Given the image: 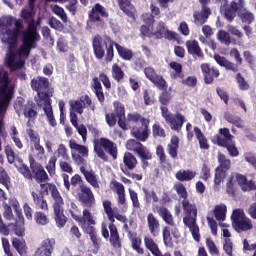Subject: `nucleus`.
I'll return each instance as SVG.
<instances>
[{
	"instance_id": "1",
	"label": "nucleus",
	"mask_w": 256,
	"mask_h": 256,
	"mask_svg": "<svg viewBox=\"0 0 256 256\" xmlns=\"http://www.w3.org/2000/svg\"><path fill=\"white\" fill-rule=\"evenodd\" d=\"M114 115L118 119V126L123 131H129L131 137L139 141H148L151 135V119L146 118L139 112L128 113L125 117V106L119 101L113 103Z\"/></svg>"
},
{
	"instance_id": "2",
	"label": "nucleus",
	"mask_w": 256,
	"mask_h": 256,
	"mask_svg": "<svg viewBox=\"0 0 256 256\" xmlns=\"http://www.w3.org/2000/svg\"><path fill=\"white\" fill-rule=\"evenodd\" d=\"M23 36V22L14 20V27L0 35L1 43L8 45L6 49V67L15 73L25 67V60L19 58V37Z\"/></svg>"
},
{
	"instance_id": "3",
	"label": "nucleus",
	"mask_w": 256,
	"mask_h": 256,
	"mask_svg": "<svg viewBox=\"0 0 256 256\" xmlns=\"http://www.w3.org/2000/svg\"><path fill=\"white\" fill-rule=\"evenodd\" d=\"M114 47L120 59H123V61H131L133 59V50L125 48L107 35L101 36L97 34L92 39V49L96 59L101 60L104 58L106 63L113 61L115 57Z\"/></svg>"
},
{
	"instance_id": "4",
	"label": "nucleus",
	"mask_w": 256,
	"mask_h": 256,
	"mask_svg": "<svg viewBox=\"0 0 256 256\" xmlns=\"http://www.w3.org/2000/svg\"><path fill=\"white\" fill-rule=\"evenodd\" d=\"M49 85V78L43 76L33 78L30 82L31 89L37 92V96L34 98L36 105L43 107L50 127H57V120H55L53 106H51V97H53V94L49 93Z\"/></svg>"
},
{
	"instance_id": "5",
	"label": "nucleus",
	"mask_w": 256,
	"mask_h": 256,
	"mask_svg": "<svg viewBox=\"0 0 256 256\" xmlns=\"http://www.w3.org/2000/svg\"><path fill=\"white\" fill-rule=\"evenodd\" d=\"M26 23L28 26L26 30L22 32V43L18 47L19 59L24 61L25 59H29L32 49H37V42L41 41V35L37 32L35 20Z\"/></svg>"
},
{
	"instance_id": "6",
	"label": "nucleus",
	"mask_w": 256,
	"mask_h": 256,
	"mask_svg": "<svg viewBox=\"0 0 256 256\" xmlns=\"http://www.w3.org/2000/svg\"><path fill=\"white\" fill-rule=\"evenodd\" d=\"M29 166L26 164H22L18 171L23 175L24 179L28 181H36V183H49L51 179L49 178V174L45 171V168L41 163L37 162L33 155H29L28 157Z\"/></svg>"
},
{
	"instance_id": "7",
	"label": "nucleus",
	"mask_w": 256,
	"mask_h": 256,
	"mask_svg": "<svg viewBox=\"0 0 256 256\" xmlns=\"http://www.w3.org/2000/svg\"><path fill=\"white\" fill-rule=\"evenodd\" d=\"M182 209L184 211L183 223L187 227L196 243L201 241V233H199V225L197 224V205L189 202V200H182Z\"/></svg>"
},
{
	"instance_id": "8",
	"label": "nucleus",
	"mask_w": 256,
	"mask_h": 256,
	"mask_svg": "<svg viewBox=\"0 0 256 256\" xmlns=\"http://www.w3.org/2000/svg\"><path fill=\"white\" fill-rule=\"evenodd\" d=\"M15 95V86L9 80V72L0 70V111L9 107Z\"/></svg>"
},
{
	"instance_id": "9",
	"label": "nucleus",
	"mask_w": 256,
	"mask_h": 256,
	"mask_svg": "<svg viewBox=\"0 0 256 256\" xmlns=\"http://www.w3.org/2000/svg\"><path fill=\"white\" fill-rule=\"evenodd\" d=\"M143 143H145V141L137 138L129 139L126 142L125 147L127 151H132V153H135V155L139 157L142 163V169H147V167H149V161L153 159V153H151V150L143 145Z\"/></svg>"
},
{
	"instance_id": "10",
	"label": "nucleus",
	"mask_w": 256,
	"mask_h": 256,
	"mask_svg": "<svg viewBox=\"0 0 256 256\" xmlns=\"http://www.w3.org/2000/svg\"><path fill=\"white\" fill-rule=\"evenodd\" d=\"M94 151L97 157H99V159H102V161H109V156H107V154L115 160L117 159L119 153L117 144L110 139L104 137L100 138L98 142L94 143Z\"/></svg>"
},
{
	"instance_id": "11",
	"label": "nucleus",
	"mask_w": 256,
	"mask_h": 256,
	"mask_svg": "<svg viewBox=\"0 0 256 256\" xmlns=\"http://www.w3.org/2000/svg\"><path fill=\"white\" fill-rule=\"evenodd\" d=\"M220 11L225 19L231 23L237 17V13L245 11V0H232L230 3L227 0H222Z\"/></svg>"
},
{
	"instance_id": "12",
	"label": "nucleus",
	"mask_w": 256,
	"mask_h": 256,
	"mask_svg": "<svg viewBox=\"0 0 256 256\" xmlns=\"http://www.w3.org/2000/svg\"><path fill=\"white\" fill-rule=\"evenodd\" d=\"M232 227L237 233L251 231L253 229V221L245 215L243 209L238 208L232 212Z\"/></svg>"
},
{
	"instance_id": "13",
	"label": "nucleus",
	"mask_w": 256,
	"mask_h": 256,
	"mask_svg": "<svg viewBox=\"0 0 256 256\" xmlns=\"http://www.w3.org/2000/svg\"><path fill=\"white\" fill-rule=\"evenodd\" d=\"M161 115L165 119L166 123L169 124V127L172 131L179 133L183 129V125L187 122V119L183 114L177 112L173 114L169 112V109L165 106L160 107Z\"/></svg>"
},
{
	"instance_id": "14",
	"label": "nucleus",
	"mask_w": 256,
	"mask_h": 256,
	"mask_svg": "<svg viewBox=\"0 0 256 256\" xmlns=\"http://www.w3.org/2000/svg\"><path fill=\"white\" fill-rule=\"evenodd\" d=\"M218 163L219 165L215 169L214 175L215 185H221V183H223V179L227 177V171L231 169V159L227 158L223 153L218 154Z\"/></svg>"
},
{
	"instance_id": "15",
	"label": "nucleus",
	"mask_w": 256,
	"mask_h": 256,
	"mask_svg": "<svg viewBox=\"0 0 256 256\" xmlns=\"http://www.w3.org/2000/svg\"><path fill=\"white\" fill-rule=\"evenodd\" d=\"M77 199L82 207H86L87 209H91V207L95 205V194H93V190L85 184L79 185Z\"/></svg>"
},
{
	"instance_id": "16",
	"label": "nucleus",
	"mask_w": 256,
	"mask_h": 256,
	"mask_svg": "<svg viewBox=\"0 0 256 256\" xmlns=\"http://www.w3.org/2000/svg\"><path fill=\"white\" fill-rule=\"evenodd\" d=\"M88 17L90 23H96L98 27H104L105 21H103L101 17L107 19V17H109V13H107V9H105V7L97 3L92 7L91 11L88 13Z\"/></svg>"
},
{
	"instance_id": "17",
	"label": "nucleus",
	"mask_w": 256,
	"mask_h": 256,
	"mask_svg": "<svg viewBox=\"0 0 256 256\" xmlns=\"http://www.w3.org/2000/svg\"><path fill=\"white\" fill-rule=\"evenodd\" d=\"M85 104L88 107H90L92 111H95V105H93V100H91V97H89V95L87 94L80 97V100H71L69 102L70 111H73L74 113H78L79 115H83Z\"/></svg>"
},
{
	"instance_id": "18",
	"label": "nucleus",
	"mask_w": 256,
	"mask_h": 256,
	"mask_svg": "<svg viewBox=\"0 0 256 256\" xmlns=\"http://www.w3.org/2000/svg\"><path fill=\"white\" fill-rule=\"evenodd\" d=\"M211 141L214 145H218V147H226L228 143L233 141V134H231L229 128H220Z\"/></svg>"
},
{
	"instance_id": "19",
	"label": "nucleus",
	"mask_w": 256,
	"mask_h": 256,
	"mask_svg": "<svg viewBox=\"0 0 256 256\" xmlns=\"http://www.w3.org/2000/svg\"><path fill=\"white\" fill-rule=\"evenodd\" d=\"M56 245L55 238H46L41 242L40 247L36 249L34 256H53Z\"/></svg>"
},
{
	"instance_id": "20",
	"label": "nucleus",
	"mask_w": 256,
	"mask_h": 256,
	"mask_svg": "<svg viewBox=\"0 0 256 256\" xmlns=\"http://www.w3.org/2000/svg\"><path fill=\"white\" fill-rule=\"evenodd\" d=\"M200 69L202 71V75L204 77V83L206 85H211L221 75V72H219V69L215 66H211L207 63H203L200 65Z\"/></svg>"
},
{
	"instance_id": "21",
	"label": "nucleus",
	"mask_w": 256,
	"mask_h": 256,
	"mask_svg": "<svg viewBox=\"0 0 256 256\" xmlns=\"http://www.w3.org/2000/svg\"><path fill=\"white\" fill-rule=\"evenodd\" d=\"M64 202L63 200H60V202H54L53 209H54V219L56 226L59 229H63L65 225L67 224V216L63 213V210L61 207H63Z\"/></svg>"
},
{
	"instance_id": "22",
	"label": "nucleus",
	"mask_w": 256,
	"mask_h": 256,
	"mask_svg": "<svg viewBox=\"0 0 256 256\" xmlns=\"http://www.w3.org/2000/svg\"><path fill=\"white\" fill-rule=\"evenodd\" d=\"M16 221L14 224H10L12 231L17 235V237H25V217H23V212L16 209Z\"/></svg>"
},
{
	"instance_id": "23",
	"label": "nucleus",
	"mask_w": 256,
	"mask_h": 256,
	"mask_svg": "<svg viewBox=\"0 0 256 256\" xmlns=\"http://www.w3.org/2000/svg\"><path fill=\"white\" fill-rule=\"evenodd\" d=\"M137 157L131 152H125L123 156V163L120 164V169L122 173H127L128 171H133L137 167Z\"/></svg>"
},
{
	"instance_id": "24",
	"label": "nucleus",
	"mask_w": 256,
	"mask_h": 256,
	"mask_svg": "<svg viewBox=\"0 0 256 256\" xmlns=\"http://www.w3.org/2000/svg\"><path fill=\"white\" fill-rule=\"evenodd\" d=\"M194 23L198 27L205 25V22L211 17V8L209 6H201L200 11H195L193 13Z\"/></svg>"
},
{
	"instance_id": "25",
	"label": "nucleus",
	"mask_w": 256,
	"mask_h": 256,
	"mask_svg": "<svg viewBox=\"0 0 256 256\" xmlns=\"http://www.w3.org/2000/svg\"><path fill=\"white\" fill-rule=\"evenodd\" d=\"M186 49L189 55H192L194 59H205V54L199 46V42L197 40H187L186 41Z\"/></svg>"
},
{
	"instance_id": "26",
	"label": "nucleus",
	"mask_w": 256,
	"mask_h": 256,
	"mask_svg": "<svg viewBox=\"0 0 256 256\" xmlns=\"http://www.w3.org/2000/svg\"><path fill=\"white\" fill-rule=\"evenodd\" d=\"M40 188L43 189V193L46 195H49V191L51 193V197L54 199V203H59L60 201H63V197H61V193H59V189H57V186L53 183L43 182L40 183Z\"/></svg>"
},
{
	"instance_id": "27",
	"label": "nucleus",
	"mask_w": 256,
	"mask_h": 256,
	"mask_svg": "<svg viewBox=\"0 0 256 256\" xmlns=\"http://www.w3.org/2000/svg\"><path fill=\"white\" fill-rule=\"evenodd\" d=\"M214 60L220 67H224L226 71H232V73H237V71H239V65L229 61L225 56L214 54Z\"/></svg>"
},
{
	"instance_id": "28",
	"label": "nucleus",
	"mask_w": 256,
	"mask_h": 256,
	"mask_svg": "<svg viewBox=\"0 0 256 256\" xmlns=\"http://www.w3.org/2000/svg\"><path fill=\"white\" fill-rule=\"evenodd\" d=\"M31 196L37 209H41L42 211H47V213H49V203H47L43 193L32 191Z\"/></svg>"
},
{
	"instance_id": "29",
	"label": "nucleus",
	"mask_w": 256,
	"mask_h": 256,
	"mask_svg": "<svg viewBox=\"0 0 256 256\" xmlns=\"http://www.w3.org/2000/svg\"><path fill=\"white\" fill-rule=\"evenodd\" d=\"M147 223L151 236L157 237L161 229V224H159V221L157 220L153 213H149L147 215Z\"/></svg>"
},
{
	"instance_id": "30",
	"label": "nucleus",
	"mask_w": 256,
	"mask_h": 256,
	"mask_svg": "<svg viewBox=\"0 0 256 256\" xmlns=\"http://www.w3.org/2000/svg\"><path fill=\"white\" fill-rule=\"evenodd\" d=\"M166 151L170 155L171 159H177L179 155V136L174 135L170 139V143L167 145Z\"/></svg>"
},
{
	"instance_id": "31",
	"label": "nucleus",
	"mask_w": 256,
	"mask_h": 256,
	"mask_svg": "<svg viewBox=\"0 0 256 256\" xmlns=\"http://www.w3.org/2000/svg\"><path fill=\"white\" fill-rule=\"evenodd\" d=\"M92 90L99 103L103 105V103H105V93L103 92V85H101L98 77H94L92 79Z\"/></svg>"
},
{
	"instance_id": "32",
	"label": "nucleus",
	"mask_w": 256,
	"mask_h": 256,
	"mask_svg": "<svg viewBox=\"0 0 256 256\" xmlns=\"http://www.w3.org/2000/svg\"><path fill=\"white\" fill-rule=\"evenodd\" d=\"M157 213L161 219L166 223V225H170L171 227L175 226V220L173 219V214L167 209V207L159 206L156 208Z\"/></svg>"
},
{
	"instance_id": "33",
	"label": "nucleus",
	"mask_w": 256,
	"mask_h": 256,
	"mask_svg": "<svg viewBox=\"0 0 256 256\" xmlns=\"http://www.w3.org/2000/svg\"><path fill=\"white\" fill-rule=\"evenodd\" d=\"M62 179H63L64 187L67 191H71V185L72 187H77L79 183H83V178H81V175L79 174H75L74 176H72L71 180L69 181V176L63 173Z\"/></svg>"
},
{
	"instance_id": "34",
	"label": "nucleus",
	"mask_w": 256,
	"mask_h": 256,
	"mask_svg": "<svg viewBox=\"0 0 256 256\" xmlns=\"http://www.w3.org/2000/svg\"><path fill=\"white\" fill-rule=\"evenodd\" d=\"M12 246L20 256H27V251H29V247H27V242L25 241V239L13 238Z\"/></svg>"
},
{
	"instance_id": "35",
	"label": "nucleus",
	"mask_w": 256,
	"mask_h": 256,
	"mask_svg": "<svg viewBox=\"0 0 256 256\" xmlns=\"http://www.w3.org/2000/svg\"><path fill=\"white\" fill-rule=\"evenodd\" d=\"M80 172L84 175L87 183L91 185L94 189H99V180H97V175L93 171H87L85 167H80Z\"/></svg>"
},
{
	"instance_id": "36",
	"label": "nucleus",
	"mask_w": 256,
	"mask_h": 256,
	"mask_svg": "<svg viewBox=\"0 0 256 256\" xmlns=\"http://www.w3.org/2000/svg\"><path fill=\"white\" fill-rule=\"evenodd\" d=\"M118 5L125 15L135 19V7L131 5V0H118Z\"/></svg>"
},
{
	"instance_id": "37",
	"label": "nucleus",
	"mask_w": 256,
	"mask_h": 256,
	"mask_svg": "<svg viewBox=\"0 0 256 256\" xmlns=\"http://www.w3.org/2000/svg\"><path fill=\"white\" fill-rule=\"evenodd\" d=\"M128 237L131 241L132 249H134V251L137 252L139 255H143L145 253V250L141 248L142 241L139 236H137V232L129 231Z\"/></svg>"
},
{
	"instance_id": "38",
	"label": "nucleus",
	"mask_w": 256,
	"mask_h": 256,
	"mask_svg": "<svg viewBox=\"0 0 256 256\" xmlns=\"http://www.w3.org/2000/svg\"><path fill=\"white\" fill-rule=\"evenodd\" d=\"M103 208L110 221L108 229H111V227L117 229V226L115 225V211H113V208L111 207V202L109 200L103 201Z\"/></svg>"
},
{
	"instance_id": "39",
	"label": "nucleus",
	"mask_w": 256,
	"mask_h": 256,
	"mask_svg": "<svg viewBox=\"0 0 256 256\" xmlns=\"http://www.w3.org/2000/svg\"><path fill=\"white\" fill-rule=\"evenodd\" d=\"M26 119H37V105L33 101H28L25 104L24 112H22Z\"/></svg>"
},
{
	"instance_id": "40",
	"label": "nucleus",
	"mask_w": 256,
	"mask_h": 256,
	"mask_svg": "<svg viewBox=\"0 0 256 256\" xmlns=\"http://www.w3.org/2000/svg\"><path fill=\"white\" fill-rule=\"evenodd\" d=\"M110 236H109V242L114 249H121V237L119 236V230L117 228H114L113 226H110Z\"/></svg>"
},
{
	"instance_id": "41",
	"label": "nucleus",
	"mask_w": 256,
	"mask_h": 256,
	"mask_svg": "<svg viewBox=\"0 0 256 256\" xmlns=\"http://www.w3.org/2000/svg\"><path fill=\"white\" fill-rule=\"evenodd\" d=\"M197 175V172L193 170H179L176 172L175 177L177 181H193L195 179V176Z\"/></svg>"
},
{
	"instance_id": "42",
	"label": "nucleus",
	"mask_w": 256,
	"mask_h": 256,
	"mask_svg": "<svg viewBox=\"0 0 256 256\" xmlns=\"http://www.w3.org/2000/svg\"><path fill=\"white\" fill-rule=\"evenodd\" d=\"M213 214L216 221H225L227 218V205L223 203L216 205L214 207Z\"/></svg>"
},
{
	"instance_id": "43",
	"label": "nucleus",
	"mask_w": 256,
	"mask_h": 256,
	"mask_svg": "<svg viewBox=\"0 0 256 256\" xmlns=\"http://www.w3.org/2000/svg\"><path fill=\"white\" fill-rule=\"evenodd\" d=\"M144 245L153 256H157L161 250L159 249V245L155 243V240L149 236L144 237Z\"/></svg>"
},
{
	"instance_id": "44",
	"label": "nucleus",
	"mask_w": 256,
	"mask_h": 256,
	"mask_svg": "<svg viewBox=\"0 0 256 256\" xmlns=\"http://www.w3.org/2000/svg\"><path fill=\"white\" fill-rule=\"evenodd\" d=\"M85 232L90 236L93 247H95V249H99V247H101V239L97 237V229L93 226H86Z\"/></svg>"
},
{
	"instance_id": "45",
	"label": "nucleus",
	"mask_w": 256,
	"mask_h": 256,
	"mask_svg": "<svg viewBox=\"0 0 256 256\" xmlns=\"http://www.w3.org/2000/svg\"><path fill=\"white\" fill-rule=\"evenodd\" d=\"M69 147L72 151H77L82 157H89V148L87 146L77 144L75 140H70Z\"/></svg>"
},
{
	"instance_id": "46",
	"label": "nucleus",
	"mask_w": 256,
	"mask_h": 256,
	"mask_svg": "<svg viewBox=\"0 0 256 256\" xmlns=\"http://www.w3.org/2000/svg\"><path fill=\"white\" fill-rule=\"evenodd\" d=\"M238 17L244 25H251L255 21V15L248 11L247 8L238 12Z\"/></svg>"
},
{
	"instance_id": "47",
	"label": "nucleus",
	"mask_w": 256,
	"mask_h": 256,
	"mask_svg": "<svg viewBox=\"0 0 256 256\" xmlns=\"http://www.w3.org/2000/svg\"><path fill=\"white\" fill-rule=\"evenodd\" d=\"M15 18L12 16H3L0 18V36L7 30L11 29L9 27L13 26Z\"/></svg>"
},
{
	"instance_id": "48",
	"label": "nucleus",
	"mask_w": 256,
	"mask_h": 256,
	"mask_svg": "<svg viewBox=\"0 0 256 256\" xmlns=\"http://www.w3.org/2000/svg\"><path fill=\"white\" fill-rule=\"evenodd\" d=\"M194 133L196 135V139L199 141L200 149H209V143L207 142V138H205V135L201 131V128L195 126Z\"/></svg>"
},
{
	"instance_id": "49",
	"label": "nucleus",
	"mask_w": 256,
	"mask_h": 256,
	"mask_svg": "<svg viewBox=\"0 0 256 256\" xmlns=\"http://www.w3.org/2000/svg\"><path fill=\"white\" fill-rule=\"evenodd\" d=\"M112 78L114 81H117V83H121V81L125 79V72H123V69L117 63L112 65Z\"/></svg>"
},
{
	"instance_id": "50",
	"label": "nucleus",
	"mask_w": 256,
	"mask_h": 256,
	"mask_svg": "<svg viewBox=\"0 0 256 256\" xmlns=\"http://www.w3.org/2000/svg\"><path fill=\"white\" fill-rule=\"evenodd\" d=\"M46 211H36L34 213V221L37 225L45 226L49 225V216Z\"/></svg>"
},
{
	"instance_id": "51",
	"label": "nucleus",
	"mask_w": 256,
	"mask_h": 256,
	"mask_svg": "<svg viewBox=\"0 0 256 256\" xmlns=\"http://www.w3.org/2000/svg\"><path fill=\"white\" fill-rule=\"evenodd\" d=\"M113 185L116 189V193L118 195V203L119 205H125V186H123L120 182L114 181Z\"/></svg>"
},
{
	"instance_id": "52",
	"label": "nucleus",
	"mask_w": 256,
	"mask_h": 256,
	"mask_svg": "<svg viewBox=\"0 0 256 256\" xmlns=\"http://www.w3.org/2000/svg\"><path fill=\"white\" fill-rule=\"evenodd\" d=\"M151 83L157 87L160 91H167V81L163 76L157 74L155 77H153L151 80Z\"/></svg>"
},
{
	"instance_id": "53",
	"label": "nucleus",
	"mask_w": 256,
	"mask_h": 256,
	"mask_svg": "<svg viewBox=\"0 0 256 256\" xmlns=\"http://www.w3.org/2000/svg\"><path fill=\"white\" fill-rule=\"evenodd\" d=\"M169 67L175 71L173 79H183V65L181 63L173 61L169 63Z\"/></svg>"
},
{
	"instance_id": "54",
	"label": "nucleus",
	"mask_w": 256,
	"mask_h": 256,
	"mask_svg": "<svg viewBox=\"0 0 256 256\" xmlns=\"http://www.w3.org/2000/svg\"><path fill=\"white\" fill-rule=\"evenodd\" d=\"M152 137H154V139H165L167 137V133L164 128H162L158 123H155L152 125Z\"/></svg>"
},
{
	"instance_id": "55",
	"label": "nucleus",
	"mask_w": 256,
	"mask_h": 256,
	"mask_svg": "<svg viewBox=\"0 0 256 256\" xmlns=\"http://www.w3.org/2000/svg\"><path fill=\"white\" fill-rule=\"evenodd\" d=\"M47 172H48V175L50 177H55V174H56V170H57V157L56 156H52L47 165L45 166Z\"/></svg>"
},
{
	"instance_id": "56",
	"label": "nucleus",
	"mask_w": 256,
	"mask_h": 256,
	"mask_svg": "<svg viewBox=\"0 0 256 256\" xmlns=\"http://www.w3.org/2000/svg\"><path fill=\"white\" fill-rule=\"evenodd\" d=\"M82 224H87V227H92L91 225H95V219H93V214L89 211V209H84L82 212Z\"/></svg>"
},
{
	"instance_id": "57",
	"label": "nucleus",
	"mask_w": 256,
	"mask_h": 256,
	"mask_svg": "<svg viewBox=\"0 0 256 256\" xmlns=\"http://www.w3.org/2000/svg\"><path fill=\"white\" fill-rule=\"evenodd\" d=\"M164 245L166 247H173V237L171 236V228L168 226L163 228L162 231Z\"/></svg>"
},
{
	"instance_id": "58",
	"label": "nucleus",
	"mask_w": 256,
	"mask_h": 256,
	"mask_svg": "<svg viewBox=\"0 0 256 256\" xmlns=\"http://www.w3.org/2000/svg\"><path fill=\"white\" fill-rule=\"evenodd\" d=\"M56 49L60 53H67V51H69V43L67 42V39H65V36H60L57 39Z\"/></svg>"
},
{
	"instance_id": "59",
	"label": "nucleus",
	"mask_w": 256,
	"mask_h": 256,
	"mask_svg": "<svg viewBox=\"0 0 256 256\" xmlns=\"http://www.w3.org/2000/svg\"><path fill=\"white\" fill-rule=\"evenodd\" d=\"M166 31L167 27L165 26V22L160 21L156 26V30L153 32V37H155L156 39H163Z\"/></svg>"
},
{
	"instance_id": "60",
	"label": "nucleus",
	"mask_w": 256,
	"mask_h": 256,
	"mask_svg": "<svg viewBox=\"0 0 256 256\" xmlns=\"http://www.w3.org/2000/svg\"><path fill=\"white\" fill-rule=\"evenodd\" d=\"M174 189L177 193V195L180 197V199H183V201H187L188 193L187 188H185V185L183 183H177L174 185Z\"/></svg>"
},
{
	"instance_id": "61",
	"label": "nucleus",
	"mask_w": 256,
	"mask_h": 256,
	"mask_svg": "<svg viewBox=\"0 0 256 256\" xmlns=\"http://www.w3.org/2000/svg\"><path fill=\"white\" fill-rule=\"evenodd\" d=\"M217 39L224 45H231V34L225 30H219L217 33Z\"/></svg>"
},
{
	"instance_id": "62",
	"label": "nucleus",
	"mask_w": 256,
	"mask_h": 256,
	"mask_svg": "<svg viewBox=\"0 0 256 256\" xmlns=\"http://www.w3.org/2000/svg\"><path fill=\"white\" fill-rule=\"evenodd\" d=\"M235 80L240 91H249V83L245 81V77L241 73L236 74Z\"/></svg>"
},
{
	"instance_id": "63",
	"label": "nucleus",
	"mask_w": 256,
	"mask_h": 256,
	"mask_svg": "<svg viewBox=\"0 0 256 256\" xmlns=\"http://www.w3.org/2000/svg\"><path fill=\"white\" fill-rule=\"evenodd\" d=\"M200 179H202V181H209V179H211V167H209V164H202Z\"/></svg>"
},
{
	"instance_id": "64",
	"label": "nucleus",
	"mask_w": 256,
	"mask_h": 256,
	"mask_svg": "<svg viewBox=\"0 0 256 256\" xmlns=\"http://www.w3.org/2000/svg\"><path fill=\"white\" fill-rule=\"evenodd\" d=\"M224 149H227L230 157H239V149L235 146V141H231L230 143L224 146Z\"/></svg>"
}]
</instances>
